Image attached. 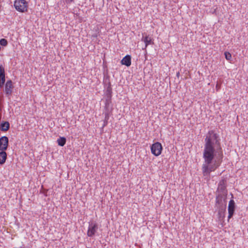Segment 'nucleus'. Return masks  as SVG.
Masks as SVG:
<instances>
[{"instance_id":"nucleus-1","label":"nucleus","mask_w":248,"mask_h":248,"mask_svg":"<svg viewBox=\"0 0 248 248\" xmlns=\"http://www.w3.org/2000/svg\"><path fill=\"white\" fill-rule=\"evenodd\" d=\"M202 157V173L204 176L209 177L211 172L220 166L224 157L219 135L214 130H209L205 136Z\"/></svg>"},{"instance_id":"nucleus-2","label":"nucleus","mask_w":248,"mask_h":248,"mask_svg":"<svg viewBox=\"0 0 248 248\" xmlns=\"http://www.w3.org/2000/svg\"><path fill=\"white\" fill-rule=\"evenodd\" d=\"M28 3L25 0H16L14 7L18 12L24 13L27 11Z\"/></svg>"},{"instance_id":"nucleus-3","label":"nucleus","mask_w":248,"mask_h":248,"mask_svg":"<svg viewBox=\"0 0 248 248\" xmlns=\"http://www.w3.org/2000/svg\"><path fill=\"white\" fill-rule=\"evenodd\" d=\"M162 150V146L159 142H156L151 146V153L155 156H157L161 155Z\"/></svg>"},{"instance_id":"nucleus-4","label":"nucleus","mask_w":248,"mask_h":248,"mask_svg":"<svg viewBox=\"0 0 248 248\" xmlns=\"http://www.w3.org/2000/svg\"><path fill=\"white\" fill-rule=\"evenodd\" d=\"M98 224L95 221L89 222L88 230L87 231V235L89 237H93L97 230H98Z\"/></svg>"},{"instance_id":"nucleus-5","label":"nucleus","mask_w":248,"mask_h":248,"mask_svg":"<svg viewBox=\"0 0 248 248\" xmlns=\"http://www.w3.org/2000/svg\"><path fill=\"white\" fill-rule=\"evenodd\" d=\"M104 86L106 88L105 95L106 98H112V91L111 83L109 81V79H106L104 81Z\"/></svg>"},{"instance_id":"nucleus-6","label":"nucleus","mask_w":248,"mask_h":248,"mask_svg":"<svg viewBox=\"0 0 248 248\" xmlns=\"http://www.w3.org/2000/svg\"><path fill=\"white\" fill-rule=\"evenodd\" d=\"M14 86L11 80H8L5 84V93L7 96L11 95Z\"/></svg>"},{"instance_id":"nucleus-7","label":"nucleus","mask_w":248,"mask_h":248,"mask_svg":"<svg viewBox=\"0 0 248 248\" xmlns=\"http://www.w3.org/2000/svg\"><path fill=\"white\" fill-rule=\"evenodd\" d=\"M9 145V139L6 136H2L0 138V150L6 151Z\"/></svg>"},{"instance_id":"nucleus-8","label":"nucleus","mask_w":248,"mask_h":248,"mask_svg":"<svg viewBox=\"0 0 248 248\" xmlns=\"http://www.w3.org/2000/svg\"><path fill=\"white\" fill-rule=\"evenodd\" d=\"M217 191L219 194H222L227 195V190L226 189V181L224 180L220 181L218 185Z\"/></svg>"},{"instance_id":"nucleus-9","label":"nucleus","mask_w":248,"mask_h":248,"mask_svg":"<svg viewBox=\"0 0 248 248\" xmlns=\"http://www.w3.org/2000/svg\"><path fill=\"white\" fill-rule=\"evenodd\" d=\"M226 198L227 195L225 196L224 194L218 193L216 197V206L227 203Z\"/></svg>"},{"instance_id":"nucleus-10","label":"nucleus","mask_w":248,"mask_h":248,"mask_svg":"<svg viewBox=\"0 0 248 248\" xmlns=\"http://www.w3.org/2000/svg\"><path fill=\"white\" fill-rule=\"evenodd\" d=\"M235 209V203L233 200H231L229 202L228 205V218H231L233 215Z\"/></svg>"},{"instance_id":"nucleus-11","label":"nucleus","mask_w":248,"mask_h":248,"mask_svg":"<svg viewBox=\"0 0 248 248\" xmlns=\"http://www.w3.org/2000/svg\"><path fill=\"white\" fill-rule=\"evenodd\" d=\"M112 98H106L105 99V111L104 112H112L113 110L112 105Z\"/></svg>"},{"instance_id":"nucleus-12","label":"nucleus","mask_w":248,"mask_h":248,"mask_svg":"<svg viewBox=\"0 0 248 248\" xmlns=\"http://www.w3.org/2000/svg\"><path fill=\"white\" fill-rule=\"evenodd\" d=\"M144 34H145V33L142 34V37L141 38V41H143L145 43V48H146L148 45H151V44H153L154 42L153 41L152 38H151V37H149V35H146L145 36H144Z\"/></svg>"},{"instance_id":"nucleus-13","label":"nucleus","mask_w":248,"mask_h":248,"mask_svg":"<svg viewBox=\"0 0 248 248\" xmlns=\"http://www.w3.org/2000/svg\"><path fill=\"white\" fill-rule=\"evenodd\" d=\"M122 65H124L127 67L130 66L131 64V57L129 55L124 56L121 61Z\"/></svg>"},{"instance_id":"nucleus-14","label":"nucleus","mask_w":248,"mask_h":248,"mask_svg":"<svg viewBox=\"0 0 248 248\" xmlns=\"http://www.w3.org/2000/svg\"><path fill=\"white\" fill-rule=\"evenodd\" d=\"M1 130L6 132L10 128V124L7 121H2L0 124Z\"/></svg>"},{"instance_id":"nucleus-15","label":"nucleus","mask_w":248,"mask_h":248,"mask_svg":"<svg viewBox=\"0 0 248 248\" xmlns=\"http://www.w3.org/2000/svg\"><path fill=\"white\" fill-rule=\"evenodd\" d=\"M7 159V154L5 151L0 152V164H3Z\"/></svg>"},{"instance_id":"nucleus-16","label":"nucleus","mask_w":248,"mask_h":248,"mask_svg":"<svg viewBox=\"0 0 248 248\" xmlns=\"http://www.w3.org/2000/svg\"><path fill=\"white\" fill-rule=\"evenodd\" d=\"M104 114H105V119L104 120L103 125L102 127V129L104 127L108 125V121L109 120L110 115V114L112 112H104Z\"/></svg>"},{"instance_id":"nucleus-17","label":"nucleus","mask_w":248,"mask_h":248,"mask_svg":"<svg viewBox=\"0 0 248 248\" xmlns=\"http://www.w3.org/2000/svg\"><path fill=\"white\" fill-rule=\"evenodd\" d=\"M226 204L227 203H224L223 204L218 205L216 206L217 209L218 210V212L219 214H221V213H223L226 210Z\"/></svg>"},{"instance_id":"nucleus-18","label":"nucleus","mask_w":248,"mask_h":248,"mask_svg":"<svg viewBox=\"0 0 248 248\" xmlns=\"http://www.w3.org/2000/svg\"><path fill=\"white\" fill-rule=\"evenodd\" d=\"M66 141V139L65 137H60L59 139H57V142L58 143V144L60 146H63Z\"/></svg>"},{"instance_id":"nucleus-19","label":"nucleus","mask_w":248,"mask_h":248,"mask_svg":"<svg viewBox=\"0 0 248 248\" xmlns=\"http://www.w3.org/2000/svg\"><path fill=\"white\" fill-rule=\"evenodd\" d=\"M5 82V74L0 77V88L4 87Z\"/></svg>"},{"instance_id":"nucleus-20","label":"nucleus","mask_w":248,"mask_h":248,"mask_svg":"<svg viewBox=\"0 0 248 248\" xmlns=\"http://www.w3.org/2000/svg\"><path fill=\"white\" fill-rule=\"evenodd\" d=\"M0 45L3 46H6L8 45V41L4 38L0 39Z\"/></svg>"},{"instance_id":"nucleus-21","label":"nucleus","mask_w":248,"mask_h":248,"mask_svg":"<svg viewBox=\"0 0 248 248\" xmlns=\"http://www.w3.org/2000/svg\"><path fill=\"white\" fill-rule=\"evenodd\" d=\"M224 55L227 60L230 61L232 59V55L230 52L227 51L225 52Z\"/></svg>"},{"instance_id":"nucleus-22","label":"nucleus","mask_w":248,"mask_h":248,"mask_svg":"<svg viewBox=\"0 0 248 248\" xmlns=\"http://www.w3.org/2000/svg\"><path fill=\"white\" fill-rule=\"evenodd\" d=\"M5 74L4 68L2 66H0V77Z\"/></svg>"},{"instance_id":"nucleus-23","label":"nucleus","mask_w":248,"mask_h":248,"mask_svg":"<svg viewBox=\"0 0 248 248\" xmlns=\"http://www.w3.org/2000/svg\"><path fill=\"white\" fill-rule=\"evenodd\" d=\"M221 88V83L217 82L216 86V89L217 91L220 90Z\"/></svg>"},{"instance_id":"nucleus-24","label":"nucleus","mask_w":248,"mask_h":248,"mask_svg":"<svg viewBox=\"0 0 248 248\" xmlns=\"http://www.w3.org/2000/svg\"><path fill=\"white\" fill-rule=\"evenodd\" d=\"M67 3H70L72 2L73 0H65Z\"/></svg>"},{"instance_id":"nucleus-25","label":"nucleus","mask_w":248,"mask_h":248,"mask_svg":"<svg viewBox=\"0 0 248 248\" xmlns=\"http://www.w3.org/2000/svg\"><path fill=\"white\" fill-rule=\"evenodd\" d=\"M179 75H180L179 72L177 73V74H176V76H177V77H179Z\"/></svg>"}]
</instances>
